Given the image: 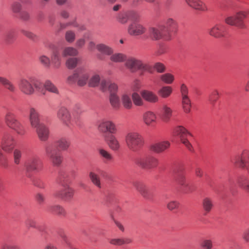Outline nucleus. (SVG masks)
<instances>
[{"label": "nucleus", "mask_w": 249, "mask_h": 249, "mask_svg": "<svg viewBox=\"0 0 249 249\" xmlns=\"http://www.w3.org/2000/svg\"><path fill=\"white\" fill-rule=\"evenodd\" d=\"M89 87H95L99 85L103 91L108 90L109 92V100L112 107L114 109H118L121 106V101L119 97L117 94L118 86L110 81L105 80L101 81L98 75H94L89 81Z\"/></svg>", "instance_id": "nucleus-1"}, {"label": "nucleus", "mask_w": 249, "mask_h": 249, "mask_svg": "<svg viewBox=\"0 0 249 249\" xmlns=\"http://www.w3.org/2000/svg\"><path fill=\"white\" fill-rule=\"evenodd\" d=\"M73 176L74 171H67L63 169H60L59 170L56 181L63 187V189L55 193L54 196L65 201H69L71 199L73 195V190L69 187V184Z\"/></svg>", "instance_id": "nucleus-2"}, {"label": "nucleus", "mask_w": 249, "mask_h": 249, "mask_svg": "<svg viewBox=\"0 0 249 249\" xmlns=\"http://www.w3.org/2000/svg\"><path fill=\"white\" fill-rule=\"evenodd\" d=\"M112 61L121 62L125 61L126 67L132 72L138 71L139 75H142L147 71L152 72L153 68L147 65L143 64L141 61L132 57L127 58L126 55L121 53L112 54L110 58Z\"/></svg>", "instance_id": "nucleus-3"}, {"label": "nucleus", "mask_w": 249, "mask_h": 249, "mask_svg": "<svg viewBox=\"0 0 249 249\" xmlns=\"http://www.w3.org/2000/svg\"><path fill=\"white\" fill-rule=\"evenodd\" d=\"M118 19L122 23H125L128 20L131 22L128 27V32L131 35H140L145 31V28L139 23V16L135 11L119 14Z\"/></svg>", "instance_id": "nucleus-4"}, {"label": "nucleus", "mask_w": 249, "mask_h": 249, "mask_svg": "<svg viewBox=\"0 0 249 249\" xmlns=\"http://www.w3.org/2000/svg\"><path fill=\"white\" fill-rule=\"evenodd\" d=\"M166 25L159 26L158 28L150 27L148 33L149 36L153 39L158 40L163 38L169 40L171 37V33H176L177 31V25L172 18H168Z\"/></svg>", "instance_id": "nucleus-5"}, {"label": "nucleus", "mask_w": 249, "mask_h": 249, "mask_svg": "<svg viewBox=\"0 0 249 249\" xmlns=\"http://www.w3.org/2000/svg\"><path fill=\"white\" fill-rule=\"evenodd\" d=\"M69 146L68 141L65 138H61L55 142L48 143L45 148L48 157L54 165L58 166L62 162V157L58 148L66 150Z\"/></svg>", "instance_id": "nucleus-6"}, {"label": "nucleus", "mask_w": 249, "mask_h": 249, "mask_svg": "<svg viewBox=\"0 0 249 249\" xmlns=\"http://www.w3.org/2000/svg\"><path fill=\"white\" fill-rule=\"evenodd\" d=\"M98 128L109 146L114 150H118L120 145L112 135L115 131V127L113 123L109 121L102 120L99 124Z\"/></svg>", "instance_id": "nucleus-7"}, {"label": "nucleus", "mask_w": 249, "mask_h": 249, "mask_svg": "<svg viewBox=\"0 0 249 249\" xmlns=\"http://www.w3.org/2000/svg\"><path fill=\"white\" fill-rule=\"evenodd\" d=\"M30 121L32 126L36 129L39 138L41 141L47 140L49 134V129L44 124L40 122L39 115L34 108L30 109Z\"/></svg>", "instance_id": "nucleus-8"}, {"label": "nucleus", "mask_w": 249, "mask_h": 249, "mask_svg": "<svg viewBox=\"0 0 249 249\" xmlns=\"http://www.w3.org/2000/svg\"><path fill=\"white\" fill-rule=\"evenodd\" d=\"M184 170L183 165L181 163H178L173 167V174L182 191L184 193H189L193 191L195 189V187L186 181Z\"/></svg>", "instance_id": "nucleus-9"}, {"label": "nucleus", "mask_w": 249, "mask_h": 249, "mask_svg": "<svg viewBox=\"0 0 249 249\" xmlns=\"http://www.w3.org/2000/svg\"><path fill=\"white\" fill-rule=\"evenodd\" d=\"M206 181L213 190V191L222 199H224L227 197L229 191H230L232 195H234L235 193V183L234 180L231 178L229 179L228 183L226 185L218 184L215 185L209 177L206 178Z\"/></svg>", "instance_id": "nucleus-10"}, {"label": "nucleus", "mask_w": 249, "mask_h": 249, "mask_svg": "<svg viewBox=\"0 0 249 249\" xmlns=\"http://www.w3.org/2000/svg\"><path fill=\"white\" fill-rule=\"evenodd\" d=\"M134 160L137 164L145 169L154 168L158 164V160L147 152L140 154Z\"/></svg>", "instance_id": "nucleus-11"}, {"label": "nucleus", "mask_w": 249, "mask_h": 249, "mask_svg": "<svg viewBox=\"0 0 249 249\" xmlns=\"http://www.w3.org/2000/svg\"><path fill=\"white\" fill-rule=\"evenodd\" d=\"M88 79V72L83 68H78L72 75L68 77L67 82L69 84L77 82L79 86H83L87 84Z\"/></svg>", "instance_id": "nucleus-12"}, {"label": "nucleus", "mask_w": 249, "mask_h": 249, "mask_svg": "<svg viewBox=\"0 0 249 249\" xmlns=\"http://www.w3.org/2000/svg\"><path fill=\"white\" fill-rule=\"evenodd\" d=\"M24 167L27 177H31L34 173L39 172L42 168L41 160L36 157L28 158L24 163Z\"/></svg>", "instance_id": "nucleus-13"}, {"label": "nucleus", "mask_w": 249, "mask_h": 249, "mask_svg": "<svg viewBox=\"0 0 249 249\" xmlns=\"http://www.w3.org/2000/svg\"><path fill=\"white\" fill-rule=\"evenodd\" d=\"M125 141L129 148L134 151L139 150L143 144L141 136L137 133H128L125 137Z\"/></svg>", "instance_id": "nucleus-14"}, {"label": "nucleus", "mask_w": 249, "mask_h": 249, "mask_svg": "<svg viewBox=\"0 0 249 249\" xmlns=\"http://www.w3.org/2000/svg\"><path fill=\"white\" fill-rule=\"evenodd\" d=\"M249 15V9L247 12L240 11L237 12L235 15L230 16L225 18V20L227 24L235 26L238 28H244L246 26L244 24V19Z\"/></svg>", "instance_id": "nucleus-15"}, {"label": "nucleus", "mask_w": 249, "mask_h": 249, "mask_svg": "<svg viewBox=\"0 0 249 249\" xmlns=\"http://www.w3.org/2000/svg\"><path fill=\"white\" fill-rule=\"evenodd\" d=\"M5 120L7 125L16 131L18 134L20 135L24 134L25 130L23 126L15 119L14 115L11 112L7 113Z\"/></svg>", "instance_id": "nucleus-16"}, {"label": "nucleus", "mask_w": 249, "mask_h": 249, "mask_svg": "<svg viewBox=\"0 0 249 249\" xmlns=\"http://www.w3.org/2000/svg\"><path fill=\"white\" fill-rule=\"evenodd\" d=\"M32 81L36 90L44 94L45 89L51 92L58 93L56 87L49 80L46 81L45 84L41 83L36 79H33Z\"/></svg>", "instance_id": "nucleus-17"}, {"label": "nucleus", "mask_w": 249, "mask_h": 249, "mask_svg": "<svg viewBox=\"0 0 249 249\" xmlns=\"http://www.w3.org/2000/svg\"><path fill=\"white\" fill-rule=\"evenodd\" d=\"M100 176L107 180L110 179V177L107 172L99 169L97 170L96 173L90 172L89 174V177L92 182L98 188H101L102 184Z\"/></svg>", "instance_id": "nucleus-18"}, {"label": "nucleus", "mask_w": 249, "mask_h": 249, "mask_svg": "<svg viewBox=\"0 0 249 249\" xmlns=\"http://www.w3.org/2000/svg\"><path fill=\"white\" fill-rule=\"evenodd\" d=\"M174 133L175 135L179 136L180 141L188 148L189 151H193L192 144L189 142V141L185 138V136L187 134L191 135L187 130L181 126H178L175 129Z\"/></svg>", "instance_id": "nucleus-19"}, {"label": "nucleus", "mask_w": 249, "mask_h": 249, "mask_svg": "<svg viewBox=\"0 0 249 249\" xmlns=\"http://www.w3.org/2000/svg\"><path fill=\"white\" fill-rule=\"evenodd\" d=\"M1 146L3 150L7 152H12L14 148L13 138L6 132L1 134Z\"/></svg>", "instance_id": "nucleus-20"}, {"label": "nucleus", "mask_w": 249, "mask_h": 249, "mask_svg": "<svg viewBox=\"0 0 249 249\" xmlns=\"http://www.w3.org/2000/svg\"><path fill=\"white\" fill-rule=\"evenodd\" d=\"M11 9L13 12L17 14V16L20 19L26 21L30 18L29 14L24 11H21L22 6L18 2L15 1L11 5Z\"/></svg>", "instance_id": "nucleus-21"}, {"label": "nucleus", "mask_w": 249, "mask_h": 249, "mask_svg": "<svg viewBox=\"0 0 249 249\" xmlns=\"http://www.w3.org/2000/svg\"><path fill=\"white\" fill-rule=\"evenodd\" d=\"M0 35L7 45L12 44L15 40V31L12 29L3 28L0 31Z\"/></svg>", "instance_id": "nucleus-22"}, {"label": "nucleus", "mask_w": 249, "mask_h": 249, "mask_svg": "<svg viewBox=\"0 0 249 249\" xmlns=\"http://www.w3.org/2000/svg\"><path fill=\"white\" fill-rule=\"evenodd\" d=\"M180 90L183 109L186 113L189 112L191 107V104L190 100L188 96V89L184 84H182L181 86Z\"/></svg>", "instance_id": "nucleus-23"}, {"label": "nucleus", "mask_w": 249, "mask_h": 249, "mask_svg": "<svg viewBox=\"0 0 249 249\" xmlns=\"http://www.w3.org/2000/svg\"><path fill=\"white\" fill-rule=\"evenodd\" d=\"M96 48L101 53L97 55V57L101 60H105V55H111L113 53V51L111 48L104 44H99L97 45Z\"/></svg>", "instance_id": "nucleus-24"}, {"label": "nucleus", "mask_w": 249, "mask_h": 249, "mask_svg": "<svg viewBox=\"0 0 249 249\" xmlns=\"http://www.w3.org/2000/svg\"><path fill=\"white\" fill-rule=\"evenodd\" d=\"M209 34L215 37H225L226 28L220 23L216 24L213 27L209 30Z\"/></svg>", "instance_id": "nucleus-25"}, {"label": "nucleus", "mask_w": 249, "mask_h": 249, "mask_svg": "<svg viewBox=\"0 0 249 249\" xmlns=\"http://www.w3.org/2000/svg\"><path fill=\"white\" fill-rule=\"evenodd\" d=\"M33 79L35 78H31L30 82L24 79H22L20 80L19 85L21 90L25 93L27 94H31L34 92V89L33 88V85H34V84L32 81Z\"/></svg>", "instance_id": "nucleus-26"}, {"label": "nucleus", "mask_w": 249, "mask_h": 249, "mask_svg": "<svg viewBox=\"0 0 249 249\" xmlns=\"http://www.w3.org/2000/svg\"><path fill=\"white\" fill-rule=\"evenodd\" d=\"M45 46L52 51V58L53 62L56 67H58L60 64V56L57 47L50 42L46 43Z\"/></svg>", "instance_id": "nucleus-27"}, {"label": "nucleus", "mask_w": 249, "mask_h": 249, "mask_svg": "<svg viewBox=\"0 0 249 249\" xmlns=\"http://www.w3.org/2000/svg\"><path fill=\"white\" fill-rule=\"evenodd\" d=\"M133 185L141 194L145 198L150 199L152 197V193L142 183L135 182H132Z\"/></svg>", "instance_id": "nucleus-28"}, {"label": "nucleus", "mask_w": 249, "mask_h": 249, "mask_svg": "<svg viewBox=\"0 0 249 249\" xmlns=\"http://www.w3.org/2000/svg\"><path fill=\"white\" fill-rule=\"evenodd\" d=\"M58 117L61 119L66 125L69 126V123L72 124L71 116L69 110L65 107H61L57 113Z\"/></svg>", "instance_id": "nucleus-29"}, {"label": "nucleus", "mask_w": 249, "mask_h": 249, "mask_svg": "<svg viewBox=\"0 0 249 249\" xmlns=\"http://www.w3.org/2000/svg\"><path fill=\"white\" fill-rule=\"evenodd\" d=\"M25 223L27 227L37 229L41 232V235L44 237H46V234H48L45 227L42 225L36 226V221L32 217L27 218L25 220Z\"/></svg>", "instance_id": "nucleus-30"}, {"label": "nucleus", "mask_w": 249, "mask_h": 249, "mask_svg": "<svg viewBox=\"0 0 249 249\" xmlns=\"http://www.w3.org/2000/svg\"><path fill=\"white\" fill-rule=\"evenodd\" d=\"M140 88V85L138 81H135L133 83L132 87L134 92L131 96L134 103L137 106H141L142 104V100L140 95L136 92Z\"/></svg>", "instance_id": "nucleus-31"}, {"label": "nucleus", "mask_w": 249, "mask_h": 249, "mask_svg": "<svg viewBox=\"0 0 249 249\" xmlns=\"http://www.w3.org/2000/svg\"><path fill=\"white\" fill-rule=\"evenodd\" d=\"M170 145V142L167 141L158 142L151 145L150 150L156 153H160L168 148Z\"/></svg>", "instance_id": "nucleus-32"}, {"label": "nucleus", "mask_w": 249, "mask_h": 249, "mask_svg": "<svg viewBox=\"0 0 249 249\" xmlns=\"http://www.w3.org/2000/svg\"><path fill=\"white\" fill-rule=\"evenodd\" d=\"M236 182L238 185L249 193V180L245 176L239 175L237 177Z\"/></svg>", "instance_id": "nucleus-33"}, {"label": "nucleus", "mask_w": 249, "mask_h": 249, "mask_svg": "<svg viewBox=\"0 0 249 249\" xmlns=\"http://www.w3.org/2000/svg\"><path fill=\"white\" fill-rule=\"evenodd\" d=\"M191 7L196 10L204 11L206 9L205 5L199 0H185Z\"/></svg>", "instance_id": "nucleus-34"}, {"label": "nucleus", "mask_w": 249, "mask_h": 249, "mask_svg": "<svg viewBox=\"0 0 249 249\" xmlns=\"http://www.w3.org/2000/svg\"><path fill=\"white\" fill-rule=\"evenodd\" d=\"M98 152L105 163H107L109 161H111L113 159V156L109 152L103 148H99Z\"/></svg>", "instance_id": "nucleus-35"}, {"label": "nucleus", "mask_w": 249, "mask_h": 249, "mask_svg": "<svg viewBox=\"0 0 249 249\" xmlns=\"http://www.w3.org/2000/svg\"><path fill=\"white\" fill-rule=\"evenodd\" d=\"M172 111L167 106L164 105L161 108L160 116L164 121H168L172 116Z\"/></svg>", "instance_id": "nucleus-36"}, {"label": "nucleus", "mask_w": 249, "mask_h": 249, "mask_svg": "<svg viewBox=\"0 0 249 249\" xmlns=\"http://www.w3.org/2000/svg\"><path fill=\"white\" fill-rule=\"evenodd\" d=\"M141 95L143 98L149 102H155L158 100L157 96L149 91L143 90L141 92Z\"/></svg>", "instance_id": "nucleus-37"}, {"label": "nucleus", "mask_w": 249, "mask_h": 249, "mask_svg": "<svg viewBox=\"0 0 249 249\" xmlns=\"http://www.w3.org/2000/svg\"><path fill=\"white\" fill-rule=\"evenodd\" d=\"M131 242L132 240L129 238L112 239L110 241L111 244L119 246L129 244Z\"/></svg>", "instance_id": "nucleus-38"}, {"label": "nucleus", "mask_w": 249, "mask_h": 249, "mask_svg": "<svg viewBox=\"0 0 249 249\" xmlns=\"http://www.w3.org/2000/svg\"><path fill=\"white\" fill-rule=\"evenodd\" d=\"M143 120L146 124L149 125L155 121V115L151 112L148 111L143 115Z\"/></svg>", "instance_id": "nucleus-39"}, {"label": "nucleus", "mask_w": 249, "mask_h": 249, "mask_svg": "<svg viewBox=\"0 0 249 249\" xmlns=\"http://www.w3.org/2000/svg\"><path fill=\"white\" fill-rule=\"evenodd\" d=\"M122 102L124 107L126 108H130L132 106V102L130 96L127 93H124L122 97Z\"/></svg>", "instance_id": "nucleus-40"}, {"label": "nucleus", "mask_w": 249, "mask_h": 249, "mask_svg": "<svg viewBox=\"0 0 249 249\" xmlns=\"http://www.w3.org/2000/svg\"><path fill=\"white\" fill-rule=\"evenodd\" d=\"M48 210L59 215H64L65 213L63 208L59 205H50L48 207Z\"/></svg>", "instance_id": "nucleus-41"}, {"label": "nucleus", "mask_w": 249, "mask_h": 249, "mask_svg": "<svg viewBox=\"0 0 249 249\" xmlns=\"http://www.w3.org/2000/svg\"><path fill=\"white\" fill-rule=\"evenodd\" d=\"M79 60L76 57H71L69 58L66 61V65L70 69L74 68L78 65Z\"/></svg>", "instance_id": "nucleus-42"}, {"label": "nucleus", "mask_w": 249, "mask_h": 249, "mask_svg": "<svg viewBox=\"0 0 249 249\" xmlns=\"http://www.w3.org/2000/svg\"><path fill=\"white\" fill-rule=\"evenodd\" d=\"M77 53L78 52L75 48L70 47L66 48L63 52V55L65 57L67 56H75Z\"/></svg>", "instance_id": "nucleus-43"}, {"label": "nucleus", "mask_w": 249, "mask_h": 249, "mask_svg": "<svg viewBox=\"0 0 249 249\" xmlns=\"http://www.w3.org/2000/svg\"><path fill=\"white\" fill-rule=\"evenodd\" d=\"M160 78L162 81L167 84H171L174 80V76L169 73L161 75Z\"/></svg>", "instance_id": "nucleus-44"}, {"label": "nucleus", "mask_w": 249, "mask_h": 249, "mask_svg": "<svg viewBox=\"0 0 249 249\" xmlns=\"http://www.w3.org/2000/svg\"><path fill=\"white\" fill-rule=\"evenodd\" d=\"M28 178H30L31 180L35 186L40 188H44L45 184L40 178L33 177V175L31 177Z\"/></svg>", "instance_id": "nucleus-45"}, {"label": "nucleus", "mask_w": 249, "mask_h": 249, "mask_svg": "<svg viewBox=\"0 0 249 249\" xmlns=\"http://www.w3.org/2000/svg\"><path fill=\"white\" fill-rule=\"evenodd\" d=\"M203 207L206 213L209 212L213 205L212 201L208 198H205L202 202Z\"/></svg>", "instance_id": "nucleus-46"}, {"label": "nucleus", "mask_w": 249, "mask_h": 249, "mask_svg": "<svg viewBox=\"0 0 249 249\" xmlns=\"http://www.w3.org/2000/svg\"><path fill=\"white\" fill-rule=\"evenodd\" d=\"M171 92L172 89L169 87H163L159 90V93L163 97H168Z\"/></svg>", "instance_id": "nucleus-47"}, {"label": "nucleus", "mask_w": 249, "mask_h": 249, "mask_svg": "<svg viewBox=\"0 0 249 249\" xmlns=\"http://www.w3.org/2000/svg\"><path fill=\"white\" fill-rule=\"evenodd\" d=\"M35 198L36 202L40 205H42L46 200L45 196L40 192H37L35 195Z\"/></svg>", "instance_id": "nucleus-48"}, {"label": "nucleus", "mask_w": 249, "mask_h": 249, "mask_svg": "<svg viewBox=\"0 0 249 249\" xmlns=\"http://www.w3.org/2000/svg\"><path fill=\"white\" fill-rule=\"evenodd\" d=\"M20 32L26 36L34 42H36L37 40V36L32 32L25 30L24 29H21Z\"/></svg>", "instance_id": "nucleus-49"}, {"label": "nucleus", "mask_w": 249, "mask_h": 249, "mask_svg": "<svg viewBox=\"0 0 249 249\" xmlns=\"http://www.w3.org/2000/svg\"><path fill=\"white\" fill-rule=\"evenodd\" d=\"M219 93L216 90L213 91L212 93L210 94L208 96V100L210 103L214 106L216 101L218 98Z\"/></svg>", "instance_id": "nucleus-50"}, {"label": "nucleus", "mask_w": 249, "mask_h": 249, "mask_svg": "<svg viewBox=\"0 0 249 249\" xmlns=\"http://www.w3.org/2000/svg\"><path fill=\"white\" fill-rule=\"evenodd\" d=\"M0 82L3 85L5 88L11 91H14L15 88L8 80L0 77Z\"/></svg>", "instance_id": "nucleus-51"}, {"label": "nucleus", "mask_w": 249, "mask_h": 249, "mask_svg": "<svg viewBox=\"0 0 249 249\" xmlns=\"http://www.w3.org/2000/svg\"><path fill=\"white\" fill-rule=\"evenodd\" d=\"M15 163L18 164L19 163V160L21 157V152L17 149H15L13 152Z\"/></svg>", "instance_id": "nucleus-52"}, {"label": "nucleus", "mask_w": 249, "mask_h": 249, "mask_svg": "<svg viewBox=\"0 0 249 249\" xmlns=\"http://www.w3.org/2000/svg\"><path fill=\"white\" fill-rule=\"evenodd\" d=\"M65 37L68 42H72L75 39V34L71 31H67Z\"/></svg>", "instance_id": "nucleus-53"}, {"label": "nucleus", "mask_w": 249, "mask_h": 249, "mask_svg": "<svg viewBox=\"0 0 249 249\" xmlns=\"http://www.w3.org/2000/svg\"><path fill=\"white\" fill-rule=\"evenodd\" d=\"M154 68L158 72L160 73L163 72L165 70V66L160 62L156 63L154 65Z\"/></svg>", "instance_id": "nucleus-54"}, {"label": "nucleus", "mask_w": 249, "mask_h": 249, "mask_svg": "<svg viewBox=\"0 0 249 249\" xmlns=\"http://www.w3.org/2000/svg\"><path fill=\"white\" fill-rule=\"evenodd\" d=\"M201 246L205 249H211L213 246L212 242L210 240L204 239L202 241Z\"/></svg>", "instance_id": "nucleus-55"}, {"label": "nucleus", "mask_w": 249, "mask_h": 249, "mask_svg": "<svg viewBox=\"0 0 249 249\" xmlns=\"http://www.w3.org/2000/svg\"><path fill=\"white\" fill-rule=\"evenodd\" d=\"M179 206V203L175 201H172L167 204V208L170 210H177Z\"/></svg>", "instance_id": "nucleus-56"}, {"label": "nucleus", "mask_w": 249, "mask_h": 249, "mask_svg": "<svg viewBox=\"0 0 249 249\" xmlns=\"http://www.w3.org/2000/svg\"><path fill=\"white\" fill-rule=\"evenodd\" d=\"M40 61L42 64L46 66H49L50 63L49 58L45 55H42L40 57Z\"/></svg>", "instance_id": "nucleus-57"}, {"label": "nucleus", "mask_w": 249, "mask_h": 249, "mask_svg": "<svg viewBox=\"0 0 249 249\" xmlns=\"http://www.w3.org/2000/svg\"><path fill=\"white\" fill-rule=\"evenodd\" d=\"M58 233L59 236L62 238L63 240L65 242V243L69 247H71V244L69 241L67 239L66 236L63 233L62 231H58Z\"/></svg>", "instance_id": "nucleus-58"}, {"label": "nucleus", "mask_w": 249, "mask_h": 249, "mask_svg": "<svg viewBox=\"0 0 249 249\" xmlns=\"http://www.w3.org/2000/svg\"><path fill=\"white\" fill-rule=\"evenodd\" d=\"M166 52V48L162 45L160 46L159 49L158 51V53L159 54H161L164 53Z\"/></svg>", "instance_id": "nucleus-59"}, {"label": "nucleus", "mask_w": 249, "mask_h": 249, "mask_svg": "<svg viewBox=\"0 0 249 249\" xmlns=\"http://www.w3.org/2000/svg\"><path fill=\"white\" fill-rule=\"evenodd\" d=\"M85 42V41L84 39H80L78 40H77L76 42V45L79 47H81L84 45Z\"/></svg>", "instance_id": "nucleus-60"}, {"label": "nucleus", "mask_w": 249, "mask_h": 249, "mask_svg": "<svg viewBox=\"0 0 249 249\" xmlns=\"http://www.w3.org/2000/svg\"><path fill=\"white\" fill-rule=\"evenodd\" d=\"M244 239L249 242V230L247 231L244 234Z\"/></svg>", "instance_id": "nucleus-61"}, {"label": "nucleus", "mask_w": 249, "mask_h": 249, "mask_svg": "<svg viewBox=\"0 0 249 249\" xmlns=\"http://www.w3.org/2000/svg\"><path fill=\"white\" fill-rule=\"evenodd\" d=\"M114 221L115 223V224L116 225V226L122 231H124V227L123 226V225H122L119 222H118V221L115 220L114 219Z\"/></svg>", "instance_id": "nucleus-62"}, {"label": "nucleus", "mask_w": 249, "mask_h": 249, "mask_svg": "<svg viewBox=\"0 0 249 249\" xmlns=\"http://www.w3.org/2000/svg\"><path fill=\"white\" fill-rule=\"evenodd\" d=\"M196 171V175L198 177H201L202 176V173L201 169L199 167H196L195 169Z\"/></svg>", "instance_id": "nucleus-63"}, {"label": "nucleus", "mask_w": 249, "mask_h": 249, "mask_svg": "<svg viewBox=\"0 0 249 249\" xmlns=\"http://www.w3.org/2000/svg\"><path fill=\"white\" fill-rule=\"evenodd\" d=\"M61 15L63 18H67L69 17L68 13L65 11H62L61 13Z\"/></svg>", "instance_id": "nucleus-64"}]
</instances>
